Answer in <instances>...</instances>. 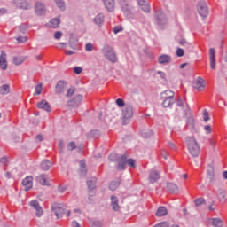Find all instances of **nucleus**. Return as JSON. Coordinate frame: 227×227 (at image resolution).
Wrapping results in <instances>:
<instances>
[{
  "label": "nucleus",
  "instance_id": "nucleus-8",
  "mask_svg": "<svg viewBox=\"0 0 227 227\" xmlns=\"http://www.w3.org/2000/svg\"><path fill=\"white\" fill-rule=\"evenodd\" d=\"M160 178V174L157 170H152L149 173V182L150 184H155Z\"/></svg>",
  "mask_w": 227,
  "mask_h": 227
},
{
  "label": "nucleus",
  "instance_id": "nucleus-31",
  "mask_svg": "<svg viewBox=\"0 0 227 227\" xmlns=\"http://www.w3.org/2000/svg\"><path fill=\"white\" fill-rule=\"evenodd\" d=\"M119 6L123 10V12H126V10H129V2L126 0H120Z\"/></svg>",
  "mask_w": 227,
  "mask_h": 227
},
{
  "label": "nucleus",
  "instance_id": "nucleus-21",
  "mask_svg": "<svg viewBox=\"0 0 227 227\" xmlns=\"http://www.w3.org/2000/svg\"><path fill=\"white\" fill-rule=\"evenodd\" d=\"M164 100L162 102L163 107H170L172 104H175V99L173 98H163Z\"/></svg>",
  "mask_w": 227,
  "mask_h": 227
},
{
  "label": "nucleus",
  "instance_id": "nucleus-41",
  "mask_svg": "<svg viewBox=\"0 0 227 227\" xmlns=\"http://www.w3.org/2000/svg\"><path fill=\"white\" fill-rule=\"evenodd\" d=\"M55 2L58 8H59L60 10H65V2H63V0H55Z\"/></svg>",
  "mask_w": 227,
  "mask_h": 227
},
{
  "label": "nucleus",
  "instance_id": "nucleus-34",
  "mask_svg": "<svg viewBox=\"0 0 227 227\" xmlns=\"http://www.w3.org/2000/svg\"><path fill=\"white\" fill-rule=\"evenodd\" d=\"M156 20L160 26L166 24V17L162 14L160 16L156 15Z\"/></svg>",
  "mask_w": 227,
  "mask_h": 227
},
{
  "label": "nucleus",
  "instance_id": "nucleus-58",
  "mask_svg": "<svg viewBox=\"0 0 227 227\" xmlns=\"http://www.w3.org/2000/svg\"><path fill=\"white\" fill-rule=\"evenodd\" d=\"M168 147L173 148L174 150L176 149V145L173 142H168Z\"/></svg>",
  "mask_w": 227,
  "mask_h": 227
},
{
  "label": "nucleus",
  "instance_id": "nucleus-55",
  "mask_svg": "<svg viewBox=\"0 0 227 227\" xmlns=\"http://www.w3.org/2000/svg\"><path fill=\"white\" fill-rule=\"evenodd\" d=\"M143 136H144L145 137H150L153 136V131H147V132H145V133L143 134Z\"/></svg>",
  "mask_w": 227,
  "mask_h": 227
},
{
  "label": "nucleus",
  "instance_id": "nucleus-46",
  "mask_svg": "<svg viewBox=\"0 0 227 227\" xmlns=\"http://www.w3.org/2000/svg\"><path fill=\"white\" fill-rule=\"evenodd\" d=\"M184 54H185V51H184V49L178 48L176 51V56H178V58H182Z\"/></svg>",
  "mask_w": 227,
  "mask_h": 227
},
{
  "label": "nucleus",
  "instance_id": "nucleus-42",
  "mask_svg": "<svg viewBox=\"0 0 227 227\" xmlns=\"http://www.w3.org/2000/svg\"><path fill=\"white\" fill-rule=\"evenodd\" d=\"M18 43H26L27 42V36H19L16 38Z\"/></svg>",
  "mask_w": 227,
  "mask_h": 227
},
{
  "label": "nucleus",
  "instance_id": "nucleus-20",
  "mask_svg": "<svg viewBox=\"0 0 227 227\" xmlns=\"http://www.w3.org/2000/svg\"><path fill=\"white\" fill-rule=\"evenodd\" d=\"M111 201H112L113 209L115 210V212H117V210H120V205H118V197L112 196Z\"/></svg>",
  "mask_w": 227,
  "mask_h": 227
},
{
  "label": "nucleus",
  "instance_id": "nucleus-45",
  "mask_svg": "<svg viewBox=\"0 0 227 227\" xmlns=\"http://www.w3.org/2000/svg\"><path fill=\"white\" fill-rule=\"evenodd\" d=\"M94 47L90 43H88L85 45V51H87V52H91V51H93Z\"/></svg>",
  "mask_w": 227,
  "mask_h": 227
},
{
  "label": "nucleus",
  "instance_id": "nucleus-7",
  "mask_svg": "<svg viewBox=\"0 0 227 227\" xmlns=\"http://www.w3.org/2000/svg\"><path fill=\"white\" fill-rule=\"evenodd\" d=\"M22 185L25 187V191L33 189V176H27L25 179H23Z\"/></svg>",
  "mask_w": 227,
  "mask_h": 227
},
{
  "label": "nucleus",
  "instance_id": "nucleus-3",
  "mask_svg": "<svg viewBox=\"0 0 227 227\" xmlns=\"http://www.w3.org/2000/svg\"><path fill=\"white\" fill-rule=\"evenodd\" d=\"M103 54L106 59L112 61V63H116V53H114V50L110 46H105L103 48Z\"/></svg>",
  "mask_w": 227,
  "mask_h": 227
},
{
  "label": "nucleus",
  "instance_id": "nucleus-61",
  "mask_svg": "<svg viewBox=\"0 0 227 227\" xmlns=\"http://www.w3.org/2000/svg\"><path fill=\"white\" fill-rule=\"evenodd\" d=\"M65 54H67V56H72L73 54H75V52H74L72 51H66Z\"/></svg>",
  "mask_w": 227,
  "mask_h": 227
},
{
  "label": "nucleus",
  "instance_id": "nucleus-27",
  "mask_svg": "<svg viewBox=\"0 0 227 227\" xmlns=\"http://www.w3.org/2000/svg\"><path fill=\"white\" fill-rule=\"evenodd\" d=\"M59 19L55 18L52 19L50 22H49V27H53L54 29H56V27H58L59 26Z\"/></svg>",
  "mask_w": 227,
  "mask_h": 227
},
{
  "label": "nucleus",
  "instance_id": "nucleus-43",
  "mask_svg": "<svg viewBox=\"0 0 227 227\" xmlns=\"http://www.w3.org/2000/svg\"><path fill=\"white\" fill-rule=\"evenodd\" d=\"M42 90H43V87L42 86V84L36 85L35 92L34 93V95H40L42 93Z\"/></svg>",
  "mask_w": 227,
  "mask_h": 227
},
{
  "label": "nucleus",
  "instance_id": "nucleus-17",
  "mask_svg": "<svg viewBox=\"0 0 227 227\" xmlns=\"http://www.w3.org/2000/svg\"><path fill=\"white\" fill-rule=\"evenodd\" d=\"M138 4L141 6L143 12L148 13L150 12V4L145 0H138Z\"/></svg>",
  "mask_w": 227,
  "mask_h": 227
},
{
  "label": "nucleus",
  "instance_id": "nucleus-12",
  "mask_svg": "<svg viewBox=\"0 0 227 227\" xmlns=\"http://www.w3.org/2000/svg\"><path fill=\"white\" fill-rule=\"evenodd\" d=\"M0 68L2 70H6L8 68V62L6 61V53L1 52L0 55Z\"/></svg>",
  "mask_w": 227,
  "mask_h": 227
},
{
  "label": "nucleus",
  "instance_id": "nucleus-2",
  "mask_svg": "<svg viewBox=\"0 0 227 227\" xmlns=\"http://www.w3.org/2000/svg\"><path fill=\"white\" fill-rule=\"evenodd\" d=\"M125 164H128L129 168H136V160L132 159L127 160V154H123L118 160L117 169L123 171L125 169Z\"/></svg>",
  "mask_w": 227,
  "mask_h": 227
},
{
  "label": "nucleus",
  "instance_id": "nucleus-11",
  "mask_svg": "<svg viewBox=\"0 0 227 227\" xmlns=\"http://www.w3.org/2000/svg\"><path fill=\"white\" fill-rule=\"evenodd\" d=\"M209 59H210V67L212 70H215V50L211 48L209 50Z\"/></svg>",
  "mask_w": 227,
  "mask_h": 227
},
{
  "label": "nucleus",
  "instance_id": "nucleus-44",
  "mask_svg": "<svg viewBox=\"0 0 227 227\" xmlns=\"http://www.w3.org/2000/svg\"><path fill=\"white\" fill-rule=\"evenodd\" d=\"M116 105L118 107H125V101L122 98H117Z\"/></svg>",
  "mask_w": 227,
  "mask_h": 227
},
{
  "label": "nucleus",
  "instance_id": "nucleus-36",
  "mask_svg": "<svg viewBox=\"0 0 227 227\" xmlns=\"http://www.w3.org/2000/svg\"><path fill=\"white\" fill-rule=\"evenodd\" d=\"M120 186V182L117 181H113L110 185H109V189L111 191H116V189H118V187Z\"/></svg>",
  "mask_w": 227,
  "mask_h": 227
},
{
  "label": "nucleus",
  "instance_id": "nucleus-30",
  "mask_svg": "<svg viewBox=\"0 0 227 227\" xmlns=\"http://www.w3.org/2000/svg\"><path fill=\"white\" fill-rule=\"evenodd\" d=\"M167 188L170 192H178V186L173 183L168 184Z\"/></svg>",
  "mask_w": 227,
  "mask_h": 227
},
{
  "label": "nucleus",
  "instance_id": "nucleus-54",
  "mask_svg": "<svg viewBox=\"0 0 227 227\" xmlns=\"http://www.w3.org/2000/svg\"><path fill=\"white\" fill-rule=\"evenodd\" d=\"M1 164L6 165L8 163V158L6 156L0 159Z\"/></svg>",
  "mask_w": 227,
  "mask_h": 227
},
{
  "label": "nucleus",
  "instance_id": "nucleus-5",
  "mask_svg": "<svg viewBox=\"0 0 227 227\" xmlns=\"http://www.w3.org/2000/svg\"><path fill=\"white\" fill-rule=\"evenodd\" d=\"M197 12L200 17H207L208 15V7H207V3L200 2L197 5Z\"/></svg>",
  "mask_w": 227,
  "mask_h": 227
},
{
  "label": "nucleus",
  "instance_id": "nucleus-14",
  "mask_svg": "<svg viewBox=\"0 0 227 227\" xmlns=\"http://www.w3.org/2000/svg\"><path fill=\"white\" fill-rule=\"evenodd\" d=\"M193 88L198 90V91H203L205 90V82L203 79H199L195 82H193Z\"/></svg>",
  "mask_w": 227,
  "mask_h": 227
},
{
  "label": "nucleus",
  "instance_id": "nucleus-25",
  "mask_svg": "<svg viewBox=\"0 0 227 227\" xmlns=\"http://www.w3.org/2000/svg\"><path fill=\"white\" fill-rule=\"evenodd\" d=\"M161 97L162 98H173V97H175V92L168 90L161 93Z\"/></svg>",
  "mask_w": 227,
  "mask_h": 227
},
{
  "label": "nucleus",
  "instance_id": "nucleus-6",
  "mask_svg": "<svg viewBox=\"0 0 227 227\" xmlns=\"http://www.w3.org/2000/svg\"><path fill=\"white\" fill-rule=\"evenodd\" d=\"M30 206L32 207V208H34V210H35L37 217H42L43 215V209L42 208V207H40L38 201H30Z\"/></svg>",
  "mask_w": 227,
  "mask_h": 227
},
{
  "label": "nucleus",
  "instance_id": "nucleus-1",
  "mask_svg": "<svg viewBox=\"0 0 227 227\" xmlns=\"http://www.w3.org/2000/svg\"><path fill=\"white\" fill-rule=\"evenodd\" d=\"M188 152L192 157H198L200 155V144L193 137H187L185 138Z\"/></svg>",
  "mask_w": 227,
  "mask_h": 227
},
{
  "label": "nucleus",
  "instance_id": "nucleus-29",
  "mask_svg": "<svg viewBox=\"0 0 227 227\" xmlns=\"http://www.w3.org/2000/svg\"><path fill=\"white\" fill-rule=\"evenodd\" d=\"M37 182L41 184V185H49V182L47 181V177L43 175H41L37 177Z\"/></svg>",
  "mask_w": 227,
  "mask_h": 227
},
{
  "label": "nucleus",
  "instance_id": "nucleus-50",
  "mask_svg": "<svg viewBox=\"0 0 227 227\" xmlns=\"http://www.w3.org/2000/svg\"><path fill=\"white\" fill-rule=\"evenodd\" d=\"M204 130H205L206 134H211L212 133V127H210V125H206L204 127Z\"/></svg>",
  "mask_w": 227,
  "mask_h": 227
},
{
  "label": "nucleus",
  "instance_id": "nucleus-47",
  "mask_svg": "<svg viewBox=\"0 0 227 227\" xmlns=\"http://www.w3.org/2000/svg\"><path fill=\"white\" fill-rule=\"evenodd\" d=\"M63 146H65V144L63 143V140L59 141V153H63Z\"/></svg>",
  "mask_w": 227,
  "mask_h": 227
},
{
  "label": "nucleus",
  "instance_id": "nucleus-19",
  "mask_svg": "<svg viewBox=\"0 0 227 227\" xmlns=\"http://www.w3.org/2000/svg\"><path fill=\"white\" fill-rule=\"evenodd\" d=\"M53 214L54 215H56L57 219H59L61 217H63V214H65V209H63V207H55L53 209Z\"/></svg>",
  "mask_w": 227,
  "mask_h": 227
},
{
  "label": "nucleus",
  "instance_id": "nucleus-57",
  "mask_svg": "<svg viewBox=\"0 0 227 227\" xmlns=\"http://www.w3.org/2000/svg\"><path fill=\"white\" fill-rule=\"evenodd\" d=\"M120 31H121V27H116L114 28V33L115 35H118V33H120Z\"/></svg>",
  "mask_w": 227,
  "mask_h": 227
},
{
  "label": "nucleus",
  "instance_id": "nucleus-62",
  "mask_svg": "<svg viewBox=\"0 0 227 227\" xmlns=\"http://www.w3.org/2000/svg\"><path fill=\"white\" fill-rule=\"evenodd\" d=\"M36 141H43V136H42V135H37V136H36Z\"/></svg>",
  "mask_w": 227,
  "mask_h": 227
},
{
  "label": "nucleus",
  "instance_id": "nucleus-60",
  "mask_svg": "<svg viewBox=\"0 0 227 227\" xmlns=\"http://www.w3.org/2000/svg\"><path fill=\"white\" fill-rule=\"evenodd\" d=\"M214 203L215 202H212L211 205L208 207V210H210L211 212L215 210V207H214Z\"/></svg>",
  "mask_w": 227,
  "mask_h": 227
},
{
  "label": "nucleus",
  "instance_id": "nucleus-22",
  "mask_svg": "<svg viewBox=\"0 0 227 227\" xmlns=\"http://www.w3.org/2000/svg\"><path fill=\"white\" fill-rule=\"evenodd\" d=\"M51 161H49L48 160H44L41 163V169H43V171H49V169H51Z\"/></svg>",
  "mask_w": 227,
  "mask_h": 227
},
{
  "label": "nucleus",
  "instance_id": "nucleus-13",
  "mask_svg": "<svg viewBox=\"0 0 227 227\" xmlns=\"http://www.w3.org/2000/svg\"><path fill=\"white\" fill-rule=\"evenodd\" d=\"M208 223L215 227H222L224 224L221 218H209Z\"/></svg>",
  "mask_w": 227,
  "mask_h": 227
},
{
  "label": "nucleus",
  "instance_id": "nucleus-40",
  "mask_svg": "<svg viewBox=\"0 0 227 227\" xmlns=\"http://www.w3.org/2000/svg\"><path fill=\"white\" fill-rule=\"evenodd\" d=\"M203 120L205 123L210 121V114L207 110H205L203 113Z\"/></svg>",
  "mask_w": 227,
  "mask_h": 227
},
{
  "label": "nucleus",
  "instance_id": "nucleus-33",
  "mask_svg": "<svg viewBox=\"0 0 227 227\" xmlns=\"http://www.w3.org/2000/svg\"><path fill=\"white\" fill-rule=\"evenodd\" d=\"M80 168H81L82 176H86V161L84 160L80 161Z\"/></svg>",
  "mask_w": 227,
  "mask_h": 227
},
{
  "label": "nucleus",
  "instance_id": "nucleus-59",
  "mask_svg": "<svg viewBox=\"0 0 227 227\" xmlns=\"http://www.w3.org/2000/svg\"><path fill=\"white\" fill-rule=\"evenodd\" d=\"M158 74H160V77H161V79H166V74L165 73L160 71V72H158Z\"/></svg>",
  "mask_w": 227,
  "mask_h": 227
},
{
  "label": "nucleus",
  "instance_id": "nucleus-10",
  "mask_svg": "<svg viewBox=\"0 0 227 227\" xmlns=\"http://www.w3.org/2000/svg\"><path fill=\"white\" fill-rule=\"evenodd\" d=\"M103 3L107 12H113L116 8V2L114 0H103Z\"/></svg>",
  "mask_w": 227,
  "mask_h": 227
},
{
  "label": "nucleus",
  "instance_id": "nucleus-53",
  "mask_svg": "<svg viewBox=\"0 0 227 227\" xmlns=\"http://www.w3.org/2000/svg\"><path fill=\"white\" fill-rule=\"evenodd\" d=\"M61 36H63V33L58 31L54 34V38L55 40H59L61 38Z\"/></svg>",
  "mask_w": 227,
  "mask_h": 227
},
{
  "label": "nucleus",
  "instance_id": "nucleus-18",
  "mask_svg": "<svg viewBox=\"0 0 227 227\" xmlns=\"http://www.w3.org/2000/svg\"><path fill=\"white\" fill-rule=\"evenodd\" d=\"M169 61H171V57H169V55H160L159 58H158V62L160 64V65H164L166 63H169Z\"/></svg>",
  "mask_w": 227,
  "mask_h": 227
},
{
  "label": "nucleus",
  "instance_id": "nucleus-37",
  "mask_svg": "<svg viewBox=\"0 0 227 227\" xmlns=\"http://www.w3.org/2000/svg\"><path fill=\"white\" fill-rule=\"evenodd\" d=\"M75 148H77V145L74 141L69 142L67 145V150H68L69 152H72V150H75Z\"/></svg>",
  "mask_w": 227,
  "mask_h": 227
},
{
  "label": "nucleus",
  "instance_id": "nucleus-23",
  "mask_svg": "<svg viewBox=\"0 0 227 227\" xmlns=\"http://www.w3.org/2000/svg\"><path fill=\"white\" fill-rule=\"evenodd\" d=\"M168 215V209L165 207H160L156 212L158 217H162Z\"/></svg>",
  "mask_w": 227,
  "mask_h": 227
},
{
  "label": "nucleus",
  "instance_id": "nucleus-48",
  "mask_svg": "<svg viewBox=\"0 0 227 227\" xmlns=\"http://www.w3.org/2000/svg\"><path fill=\"white\" fill-rule=\"evenodd\" d=\"M89 189L93 190L95 188V181H87Z\"/></svg>",
  "mask_w": 227,
  "mask_h": 227
},
{
  "label": "nucleus",
  "instance_id": "nucleus-28",
  "mask_svg": "<svg viewBox=\"0 0 227 227\" xmlns=\"http://www.w3.org/2000/svg\"><path fill=\"white\" fill-rule=\"evenodd\" d=\"M1 95H8L10 93V85L4 84L0 87Z\"/></svg>",
  "mask_w": 227,
  "mask_h": 227
},
{
  "label": "nucleus",
  "instance_id": "nucleus-24",
  "mask_svg": "<svg viewBox=\"0 0 227 227\" xmlns=\"http://www.w3.org/2000/svg\"><path fill=\"white\" fill-rule=\"evenodd\" d=\"M66 88L67 87L63 82H59L56 86V93H63Z\"/></svg>",
  "mask_w": 227,
  "mask_h": 227
},
{
  "label": "nucleus",
  "instance_id": "nucleus-39",
  "mask_svg": "<svg viewBox=\"0 0 227 227\" xmlns=\"http://www.w3.org/2000/svg\"><path fill=\"white\" fill-rule=\"evenodd\" d=\"M195 207H201V205H205V199L199 198L194 200Z\"/></svg>",
  "mask_w": 227,
  "mask_h": 227
},
{
  "label": "nucleus",
  "instance_id": "nucleus-15",
  "mask_svg": "<svg viewBox=\"0 0 227 227\" xmlns=\"http://www.w3.org/2000/svg\"><path fill=\"white\" fill-rule=\"evenodd\" d=\"M35 13L38 15H42V13H45V5L42 4V2H36L35 4Z\"/></svg>",
  "mask_w": 227,
  "mask_h": 227
},
{
  "label": "nucleus",
  "instance_id": "nucleus-4",
  "mask_svg": "<svg viewBox=\"0 0 227 227\" xmlns=\"http://www.w3.org/2000/svg\"><path fill=\"white\" fill-rule=\"evenodd\" d=\"M133 114L134 111L132 109V106H126L125 108L122 110L123 125H127V123H129V120L132 118Z\"/></svg>",
  "mask_w": 227,
  "mask_h": 227
},
{
  "label": "nucleus",
  "instance_id": "nucleus-51",
  "mask_svg": "<svg viewBox=\"0 0 227 227\" xmlns=\"http://www.w3.org/2000/svg\"><path fill=\"white\" fill-rule=\"evenodd\" d=\"M176 106L182 111L184 109V101L182 99H178L176 102Z\"/></svg>",
  "mask_w": 227,
  "mask_h": 227
},
{
  "label": "nucleus",
  "instance_id": "nucleus-64",
  "mask_svg": "<svg viewBox=\"0 0 227 227\" xmlns=\"http://www.w3.org/2000/svg\"><path fill=\"white\" fill-rule=\"evenodd\" d=\"M73 226L74 227H81V225H79V223H77L75 221L73 222Z\"/></svg>",
  "mask_w": 227,
  "mask_h": 227
},
{
  "label": "nucleus",
  "instance_id": "nucleus-63",
  "mask_svg": "<svg viewBox=\"0 0 227 227\" xmlns=\"http://www.w3.org/2000/svg\"><path fill=\"white\" fill-rule=\"evenodd\" d=\"M208 175H210V176H214V168H210L208 170Z\"/></svg>",
  "mask_w": 227,
  "mask_h": 227
},
{
  "label": "nucleus",
  "instance_id": "nucleus-35",
  "mask_svg": "<svg viewBox=\"0 0 227 227\" xmlns=\"http://www.w3.org/2000/svg\"><path fill=\"white\" fill-rule=\"evenodd\" d=\"M94 22L96 24H102L104 22V14H98L95 17Z\"/></svg>",
  "mask_w": 227,
  "mask_h": 227
},
{
  "label": "nucleus",
  "instance_id": "nucleus-56",
  "mask_svg": "<svg viewBox=\"0 0 227 227\" xmlns=\"http://www.w3.org/2000/svg\"><path fill=\"white\" fill-rule=\"evenodd\" d=\"M74 74H81L82 72V67H74Z\"/></svg>",
  "mask_w": 227,
  "mask_h": 227
},
{
  "label": "nucleus",
  "instance_id": "nucleus-26",
  "mask_svg": "<svg viewBox=\"0 0 227 227\" xmlns=\"http://www.w3.org/2000/svg\"><path fill=\"white\" fill-rule=\"evenodd\" d=\"M218 199L221 203H226V191L220 190Z\"/></svg>",
  "mask_w": 227,
  "mask_h": 227
},
{
  "label": "nucleus",
  "instance_id": "nucleus-32",
  "mask_svg": "<svg viewBox=\"0 0 227 227\" xmlns=\"http://www.w3.org/2000/svg\"><path fill=\"white\" fill-rule=\"evenodd\" d=\"M26 61V58L24 57H14L12 62L14 65H22Z\"/></svg>",
  "mask_w": 227,
  "mask_h": 227
},
{
  "label": "nucleus",
  "instance_id": "nucleus-49",
  "mask_svg": "<svg viewBox=\"0 0 227 227\" xmlns=\"http://www.w3.org/2000/svg\"><path fill=\"white\" fill-rule=\"evenodd\" d=\"M74 93H75V89L71 88L67 90L66 97H72V95H74Z\"/></svg>",
  "mask_w": 227,
  "mask_h": 227
},
{
  "label": "nucleus",
  "instance_id": "nucleus-38",
  "mask_svg": "<svg viewBox=\"0 0 227 227\" xmlns=\"http://www.w3.org/2000/svg\"><path fill=\"white\" fill-rule=\"evenodd\" d=\"M74 106H79V104H81V102H82V95H78L76 96L74 99Z\"/></svg>",
  "mask_w": 227,
  "mask_h": 227
},
{
  "label": "nucleus",
  "instance_id": "nucleus-16",
  "mask_svg": "<svg viewBox=\"0 0 227 227\" xmlns=\"http://www.w3.org/2000/svg\"><path fill=\"white\" fill-rule=\"evenodd\" d=\"M37 107L38 109H43L44 111H47V113H50L51 111V106L46 100H42L41 102L37 103Z\"/></svg>",
  "mask_w": 227,
  "mask_h": 227
},
{
  "label": "nucleus",
  "instance_id": "nucleus-9",
  "mask_svg": "<svg viewBox=\"0 0 227 227\" xmlns=\"http://www.w3.org/2000/svg\"><path fill=\"white\" fill-rule=\"evenodd\" d=\"M14 4L16 8L20 10H27L29 8V4L26 0H14Z\"/></svg>",
  "mask_w": 227,
  "mask_h": 227
},
{
  "label": "nucleus",
  "instance_id": "nucleus-52",
  "mask_svg": "<svg viewBox=\"0 0 227 227\" xmlns=\"http://www.w3.org/2000/svg\"><path fill=\"white\" fill-rule=\"evenodd\" d=\"M153 227H169V224L166 222H162L160 223L154 225Z\"/></svg>",
  "mask_w": 227,
  "mask_h": 227
}]
</instances>
